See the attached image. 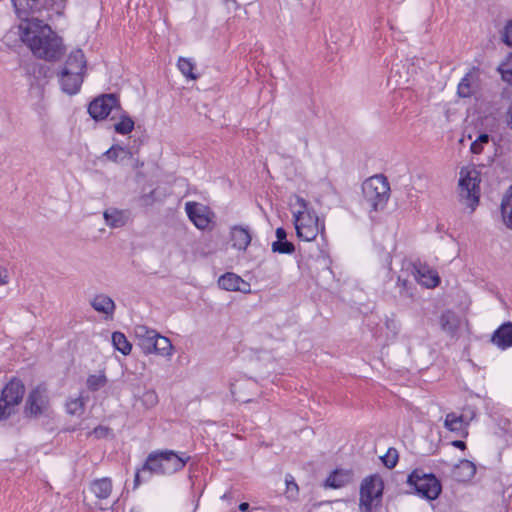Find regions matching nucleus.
<instances>
[{"instance_id": "obj_1", "label": "nucleus", "mask_w": 512, "mask_h": 512, "mask_svg": "<svg viewBox=\"0 0 512 512\" xmlns=\"http://www.w3.org/2000/svg\"><path fill=\"white\" fill-rule=\"evenodd\" d=\"M19 29L21 40L37 58L54 62L64 54L62 38L42 20L32 17L27 24H21Z\"/></svg>"}, {"instance_id": "obj_2", "label": "nucleus", "mask_w": 512, "mask_h": 512, "mask_svg": "<svg viewBox=\"0 0 512 512\" xmlns=\"http://www.w3.org/2000/svg\"><path fill=\"white\" fill-rule=\"evenodd\" d=\"M190 459L185 452L177 453L168 449L149 453L142 467L135 473L134 488L149 481L154 475L166 476L181 471Z\"/></svg>"}, {"instance_id": "obj_3", "label": "nucleus", "mask_w": 512, "mask_h": 512, "mask_svg": "<svg viewBox=\"0 0 512 512\" xmlns=\"http://www.w3.org/2000/svg\"><path fill=\"white\" fill-rule=\"evenodd\" d=\"M296 202L300 207L293 213L297 236L304 241H312L317 237L319 230L324 229V225L320 227L318 215L308 207L305 199L297 197Z\"/></svg>"}, {"instance_id": "obj_4", "label": "nucleus", "mask_w": 512, "mask_h": 512, "mask_svg": "<svg viewBox=\"0 0 512 512\" xmlns=\"http://www.w3.org/2000/svg\"><path fill=\"white\" fill-rule=\"evenodd\" d=\"M363 204L370 212L382 210L389 199L390 186L383 175H375L362 184Z\"/></svg>"}, {"instance_id": "obj_5", "label": "nucleus", "mask_w": 512, "mask_h": 512, "mask_svg": "<svg viewBox=\"0 0 512 512\" xmlns=\"http://www.w3.org/2000/svg\"><path fill=\"white\" fill-rule=\"evenodd\" d=\"M23 413L29 419L50 417L51 401L49 391L44 385H37L30 390L25 400Z\"/></svg>"}, {"instance_id": "obj_6", "label": "nucleus", "mask_w": 512, "mask_h": 512, "mask_svg": "<svg viewBox=\"0 0 512 512\" xmlns=\"http://www.w3.org/2000/svg\"><path fill=\"white\" fill-rule=\"evenodd\" d=\"M480 173L475 168H462L459 179V196L463 204L474 211L479 203Z\"/></svg>"}, {"instance_id": "obj_7", "label": "nucleus", "mask_w": 512, "mask_h": 512, "mask_svg": "<svg viewBox=\"0 0 512 512\" xmlns=\"http://www.w3.org/2000/svg\"><path fill=\"white\" fill-rule=\"evenodd\" d=\"M407 483L418 496L427 500H435L442 490L438 478L432 473H425L422 469L413 470L408 476Z\"/></svg>"}, {"instance_id": "obj_8", "label": "nucleus", "mask_w": 512, "mask_h": 512, "mask_svg": "<svg viewBox=\"0 0 512 512\" xmlns=\"http://www.w3.org/2000/svg\"><path fill=\"white\" fill-rule=\"evenodd\" d=\"M25 386L20 379L12 378L1 390L0 420L8 419L15 413V408L21 403Z\"/></svg>"}, {"instance_id": "obj_9", "label": "nucleus", "mask_w": 512, "mask_h": 512, "mask_svg": "<svg viewBox=\"0 0 512 512\" xmlns=\"http://www.w3.org/2000/svg\"><path fill=\"white\" fill-rule=\"evenodd\" d=\"M383 482L377 475L366 477L360 487V507L363 512H371L373 503L382 496Z\"/></svg>"}, {"instance_id": "obj_10", "label": "nucleus", "mask_w": 512, "mask_h": 512, "mask_svg": "<svg viewBox=\"0 0 512 512\" xmlns=\"http://www.w3.org/2000/svg\"><path fill=\"white\" fill-rule=\"evenodd\" d=\"M113 110H120L119 99L115 94H103L88 106L89 115L96 121L104 120Z\"/></svg>"}, {"instance_id": "obj_11", "label": "nucleus", "mask_w": 512, "mask_h": 512, "mask_svg": "<svg viewBox=\"0 0 512 512\" xmlns=\"http://www.w3.org/2000/svg\"><path fill=\"white\" fill-rule=\"evenodd\" d=\"M15 11L21 19L27 24L28 16L37 12H41L52 4V0H12Z\"/></svg>"}, {"instance_id": "obj_12", "label": "nucleus", "mask_w": 512, "mask_h": 512, "mask_svg": "<svg viewBox=\"0 0 512 512\" xmlns=\"http://www.w3.org/2000/svg\"><path fill=\"white\" fill-rule=\"evenodd\" d=\"M412 273L415 280L426 288H434L440 282L438 273L420 261L412 264Z\"/></svg>"}, {"instance_id": "obj_13", "label": "nucleus", "mask_w": 512, "mask_h": 512, "mask_svg": "<svg viewBox=\"0 0 512 512\" xmlns=\"http://www.w3.org/2000/svg\"><path fill=\"white\" fill-rule=\"evenodd\" d=\"M135 337L137 339V345L141 351L146 354H154L156 348V337L158 332L150 329L147 326L139 325L134 329Z\"/></svg>"}, {"instance_id": "obj_14", "label": "nucleus", "mask_w": 512, "mask_h": 512, "mask_svg": "<svg viewBox=\"0 0 512 512\" xmlns=\"http://www.w3.org/2000/svg\"><path fill=\"white\" fill-rule=\"evenodd\" d=\"M185 211L198 229L204 230L209 226L211 220L208 207L197 202H187Z\"/></svg>"}, {"instance_id": "obj_15", "label": "nucleus", "mask_w": 512, "mask_h": 512, "mask_svg": "<svg viewBox=\"0 0 512 512\" xmlns=\"http://www.w3.org/2000/svg\"><path fill=\"white\" fill-rule=\"evenodd\" d=\"M220 288L227 291L250 292V284L235 273H226L218 279Z\"/></svg>"}, {"instance_id": "obj_16", "label": "nucleus", "mask_w": 512, "mask_h": 512, "mask_svg": "<svg viewBox=\"0 0 512 512\" xmlns=\"http://www.w3.org/2000/svg\"><path fill=\"white\" fill-rule=\"evenodd\" d=\"M491 342L501 350L512 347V322L500 325L492 334Z\"/></svg>"}, {"instance_id": "obj_17", "label": "nucleus", "mask_w": 512, "mask_h": 512, "mask_svg": "<svg viewBox=\"0 0 512 512\" xmlns=\"http://www.w3.org/2000/svg\"><path fill=\"white\" fill-rule=\"evenodd\" d=\"M58 77L63 92L73 95L80 90L83 75L61 70Z\"/></svg>"}, {"instance_id": "obj_18", "label": "nucleus", "mask_w": 512, "mask_h": 512, "mask_svg": "<svg viewBox=\"0 0 512 512\" xmlns=\"http://www.w3.org/2000/svg\"><path fill=\"white\" fill-rule=\"evenodd\" d=\"M86 69V59L81 49H75L70 52L65 62L63 71H69L83 75Z\"/></svg>"}, {"instance_id": "obj_19", "label": "nucleus", "mask_w": 512, "mask_h": 512, "mask_svg": "<svg viewBox=\"0 0 512 512\" xmlns=\"http://www.w3.org/2000/svg\"><path fill=\"white\" fill-rule=\"evenodd\" d=\"M90 304L95 311L107 317H112L116 309L113 299L105 294L95 295L90 301Z\"/></svg>"}, {"instance_id": "obj_20", "label": "nucleus", "mask_w": 512, "mask_h": 512, "mask_svg": "<svg viewBox=\"0 0 512 512\" xmlns=\"http://www.w3.org/2000/svg\"><path fill=\"white\" fill-rule=\"evenodd\" d=\"M129 215L127 210L117 208H108L103 214L106 224L111 228L123 227L127 223Z\"/></svg>"}, {"instance_id": "obj_21", "label": "nucleus", "mask_w": 512, "mask_h": 512, "mask_svg": "<svg viewBox=\"0 0 512 512\" xmlns=\"http://www.w3.org/2000/svg\"><path fill=\"white\" fill-rule=\"evenodd\" d=\"M353 480V473L351 470L336 469L326 479L325 485L330 488H341L349 484Z\"/></svg>"}, {"instance_id": "obj_22", "label": "nucleus", "mask_w": 512, "mask_h": 512, "mask_svg": "<svg viewBox=\"0 0 512 512\" xmlns=\"http://www.w3.org/2000/svg\"><path fill=\"white\" fill-rule=\"evenodd\" d=\"M453 477L458 482H467L476 474V466L473 462L463 459L453 469Z\"/></svg>"}, {"instance_id": "obj_23", "label": "nucleus", "mask_w": 512, "mask_h": 512, "mask_svg": "<svg viewBox=\"0 0 512 512\" xmlns=\"http://www.w3.org/2000/svg\"><path fill=\"white\" fill-rule=\"evenodd\" d=\"M251 234L248 228L234 226L231 229L232 246L239 250H246L251 243Z\"/></svg>"}, {"instance_id": "obj_24", "label": "nucleus", "mask_w": 512, "mask_h": 512, "mask_svg": "<svg viewBox=\"0 0 512 512\" xmlns=\"http://www.w3.org/2000/svg\"><path fill=\"white\" fill-rule=\"evenodd\" d=\"M275 234L277 240L272 243V251L279 254H292L295 251V246L287 240L286 230L278 227Z\"/></svg>"}, {"instance_id": "obj_25", "label": "nucleus", "mask_w": 512, "mask_h": 512, "mask_svg": "<svg viewBox=\"0 0 512 512\" xmlns=\"http://www.w3.org/2000/svg\"><path fill=\"white\" fill-rule=\"evenodd\" d=\"M444 426L448 430L452 432H456L463 437L468 435L466 430L467 424L465 423L462 415H457L456 413H448L445 417Z\"/></svg>"}, {"instance_id": "obj_26", "label": "nucleus", "mask_w": 512, "mask_h": 512, "mask_svg": "<svg viewBox=\"0 0 512 512\" xmlns=\"http://www.w3.org/2000/svg\"><path fill=\"white\" fill-rule=\"evenodd\" d=\"M439 323L442 331L453 335L458 329L459 320L454 312L448 310L441 314Z\"/></svg>"}, {"instance_id": "obj_27", "label": "nucleus", "mask_w": 512, "mask_h": 512, "mask_svg": "<svg viewBox=\"0 0 512 512\" xmlns=\"http://www.w3.org/2000/svg\"><path fill=\"white\" fill-rule=\"evenodd\" d=\"M91 491L98 499H107L112 492V481L109 478H101L92 482Z\"/></svg>"}, {"instance_id": "obj_28", "label": "nucleus", "mask_w": 512, "mask_h": 512, "mask_svg": "<svg viewBox=\"0 0 512 512\" xmlns=\"http://www.w3.org/2000/svg\"><path fill=\"white\" fill-rule=\"evenodd\" d=\"M112 344L114 348L120 351L123 355L130 354L132 350V344L128 341L126 336L119 331L112 334Z\"/></svg>"}, {"instance_id": "obj_29", "label": "nucleus", "mask_w": 512, "mask_h": 512, "mask_svg": "<svg viewBox=\"0 0 512 512\" xmlns=\"http://www.w3.org/2000/svg\"><path fill=\"white\" fill-rule=\"evenodd\" d=\"M156 348L154 354L163 356V357H171L173 352V345L169 338L162 336L161 334H157L155 339Z\"/></svg>"}, {"instance_id": "obj_30", "label": "nucleus", "mask_w": 512, "mask_h": 512, "mask_svg": "<svg viewBox=\"0 0 512 512\" xmlns=\"http://www.w3.org/2000/svg\"><path fill=\"white\" fill-rule=\"evenodd\" d=\"M103 156H105L108 160L112 162H118L122 161L127 157H130L131 152L128 149L123 148L119 145H113L103 153Z\"/></svg>"}, {"instance_id": "obj_31", "label": "nucleus", "mask_w": 512, "mask_h": 512, "mask_svg": "<svg viewBox=\"0 0 512 512\" xmlns=\"http://www.w3.org/2000/svg\"><path fill=\"white\" fill-rule=\"evenodd\" d=\"M177 66L187 79L196 80L199 77V75L194 73L195 63L191 59L180 57Z\"/></svg>"}, {"instance_id": "obj_32", "label": "nucleus", "mask_w": 512, "mask_h": 512, "mask_svg": "<svg viewBox=\"0 0 512 512\" xmlns=\"http://www.w3.org/2000/svg\"><path fill=\"white\" fill-rule=\"evenodd\" d=\"M474 73H467L458 84V95L462 98L470 97L473 94Z\"/></svg>"}, {"instance_id": "obj_33", "label": "nucleus", "mask_w": 512, "mask_h": 512, "mask_svg": "<svg viewBox=\"0 0 512 512\" xmlns=\"http://www.w3.org/2000/svg\"><path fill=\"white\" fill-rule=\"evenodd\" d=\"M118 134L126 135L134 129V121L126 114L121 115L120 121L114 125Z\"/></svg>"}, {"instance_id": "obj_34", "label": "nucleus", "mask_w": 512, "mask_h": 512, "mask_svg": "<svg viewBox=\"0 0 512 512\" xmlns=\"http://www.w3.org/2000/svg\"><path fill=\"white\" fill-rule=\"evenodd\" d=\"M84 401L81 397L70 399L66 403V411L70 415L80 416L84 412Z\"/></svg>"}, {"instance_id": "obj_35", "label": "nucleus", "mask_w": 512, "mask_h": 512, "mask_svg": "<svg viewBox=\"0 0 512 512\" xmlns=\"http://www.w3.org/2000/svg\"><path fill=\"white\" fill-rule=\"evenodd\" d=\"M498 70L502 79L512 85V53L499 65Z\"/></svg>"}, {"instance_id": "obj_36", "label": "nucleus", "mask_w": 512, "mask_h": 512, "mask_svg": "<svg viewBox=\"0 0 512 512\" xmlns=\"http://www.w3.org/2000/svg\"><path fill=\"white\" fill-rule=\"evenodd\" d=\"M285 484H286V497L289 500H294L297 498L299 493V488L297 483L295 482L294 477L291 474H287L285 476Z\"/></svg>"}, {"instance_id": "obj_37", "label": "nucleus", "mask_w": 512, "mask_h": 512, "mask_svg": "<svg viewBox=\"0 0 512 512\" xmlns=\"http://www.w3.org/2000/svg\"><path fill=\"white\" fill-rule=\"evenodd\" d=\"M106 382L107 379L104 374L90 375L87 378V387L90 391H97L105 386Z\"/></svg>"}, {"instance_id": "obj_38", "label": "nucleus", "mask_w": 512, "mask_h": 512, "mask_svg": "<svg viewBox=\"0 0 512 512\" xmlns=\"http://www.w3.org/2000/svg\"><path fill=\"white\" fill-rule=\"evenodd\" d=\"M490 136L487 133L480 134L476 140H474L470 146V150L473 154H480L483 151L484 145L488 144Z\"/></svg>"}, {"instance_id": "obj_39", "label": "nucleus", "mask_w": 512, "mask_h": 512, "mask_svg": "<svg viewBox=\"0 0 512 512\" xmlns=\"http://www.w3.org/2000/svg\"><path fill=\"white\" fill-rule=\"evenodd\" d=\"M140 401L147 409H150L158 403V395L154 390H148L143 393Z\"/></svg>"}, {"instance_id": "obj_40", "label": "nucleus", "mask_w": 512, "mask_h": 512, "mask_svg": "<svg viewBox=\"0 0 512 512\" xmlns=\"http://www.w3.org/2000/svg\"><path fill=\"white\" fill-rule=\"evenodd\" d=\"M382 461L387 468H394L398 461L397 450L394 448H389L387 453L382 457Z\"/></svg>"}, {"instance_id": "obj_41", "label": "nucleus", "mask_w": 512, "mask_h": 512, "mask_svg": "<svg viewBox=\"0 0 512 512\" xmlns=\"http://www.w3.org/2000/svg\"><path fill=\"white\" fill-rule=\"evenodd\" d=\"M397 285L400 288V295L405 298H413V290L407 280H403L398 277Z\"/></svg>"}, {"instance_id": "obj_42", "label": "nucleus", "mask_w": 512, "mask_h": 512, "mask_svg": "<svg viewBox=\"0 0 512 512\" xmlns=\"http://www.w3.org/2000/svg\"><path fill=\"white\" fill-rule=\"evenodd\" d=\"M502 41L512 47V20L508 21L502 33Z\"/></svg>"}, {"instance_id": "obj_43", "label": "nucleus", "mask_w": 512, "mask_h": 512, "mask_svg": "<svg viewBox=\"0 0 512 512\" xmlns=\"http://www.w3.org/2000/svg\"><path fill=\"white\" fill-rule=\"evenodd\" d=\"M110 432V429L105 426H97L94 428V430L91 432L92 435H94L97 439L106 437Z\"/></svg>"}, {"instance_id": "obj_44", "label": "nucleus", "mask_w": 512, "mask_h": 512, "mask_svg": "<svg viewBox=\"0 0 512 512\" xmlns=\"http://www.w3.org/2000/svg\"><path fill=\"white\" fill-rule=\"evenodd\" d=\"M252 510L257 512H282V509L278 506H268V508L253 507Z\"/></svg>"}, {"instance_id": "obj_45", "label": "nucleus", "mask_w": 512, "mask_h": 512, "mask_svg": "<svg viewBox=\"0 0 512 512\" xmlns=\"http://www.w3.org/2000/svg\"><path fill=\"white\" fill-rule=\"evenodd\" d=\"M8 283V274L5 268H0V286Z\"/></svg>"}, {"instance_id": "obj_46", "label": "nucleus", "mask_w": 512, "mask_h": 512, "mask_svg": "<svg viewBox=\"0 0 512 512\" xmlns=\"http://www.w3.org/2000/svg\"><path fill=\"white\" fill-rule=\"evenodd\" d=\"M451 445L455 448L465 450L466 449V443L462 440H454L451 442Z\"/></svg>"}, {"instance_id": "obj_47", "label": "nucleus", "mask_w": 512, "mask_h": 512, "mask_svg": "<svg viewBox=\"0 0 512 512\" xmlns=\"http://www.w3.org/2000/svg\"><path fill=\"white\" fill-rule=\"evenodd\" d=\"M252 508L253 507H250V504L247 503V502H242L239 505V510L242 511V512L253 511Z\"/></svg>"}, {"instance_id": "obj_48", "label": "nucleus", "mask_w": 512, "mask_h": 512, "mask_svg": "<svg viewBox=\"0 0 512 512\" xmlns=\"http://www.w3.org/2000/svg\"><path fill=\"white\" fill-rule=\"evenodd\" d=\"M223 2L230 7L232 5L235 9L238 7L236 0H223Z\"/></svg>"}, {"instance_id": "obj_49", "label": "nucleus", "mask_w": 512, "mask_h": 512, "mask_svg": "<svg viewBox=\"0 0 512 512\" xmlns=\"http://www.w3.org/2000/svg\"><path fill=\"white\" fill-rule=\"evenodd\" d=\"M38 68H39V73L43 74L44 76H46V73L49 71V68L45 65H39Z\"/></svg>"}]
</instances>
